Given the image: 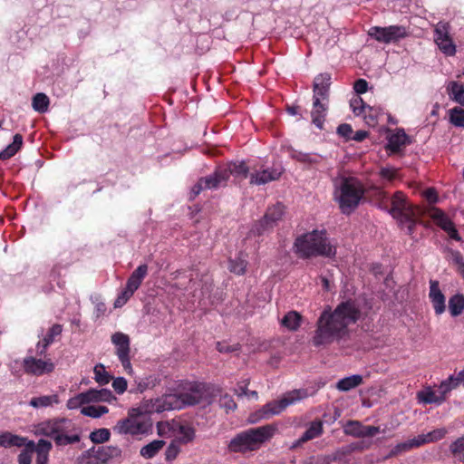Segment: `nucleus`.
<instances>
[{
	"label": "nucleus",
	"instance_id": "54",
	"mask_svg": "<svg viewBox=\"0 0 464 464\" xmlns=\"http://www.w3.org/2000/svg\"><path fill=\"white\" fill-rule=\"evenodd\" d=\"M134 291H130V289L126 286L125 289L122 291L121 295L118 296V298L114 302V307L119 308L121 307L128 299L133 295Z\"/></svg>",
	"mask_w": 464,
	"mask_h": 464
},
{
	"label": "nucleus",
	"instance_id": "26",
	"mask_svg": "<svg viewBox=\"0 0 464 464\" xmlns=\"http://www.w3.org/2000/svg\"><path fill=\"white\" fill-rule=\"evenodd\" d=\"M302 320L303 317L298 312L290 311L282 318L281 324L289 331L295 332L300 327Z\"/></svg>",
	"mask_w": 464,
	"mask_h": 464
},
{
	"label": "nucleus",
	"instance_id": "12",
	"mask_svg": "<svg viewBox=\"0 0 464 464\" xmlns=\"http://www.w3.org/2000/svg\"><path fill=\"white\" fill-rule=\"evenodd\" d=\"M285 208L281 203H277L269 208L264 217L254 226L252 231L256 235H262L266 230L276 225L284 215Z\"/></svg>",
	"mask_w": 464,
	"mask_h": 464
},
{
	"label": "nucleus",
	"instance_id": "28",
	"mask_svg": "<svg viewBox=\"0 0 464 464\" xmlns=\"http://www.w3.org/2000/svg\"><path fill=\"white\" fill-rule=\"evenodd\" d=\"M222 169L227 172V180L231 175L246 179L249 172V169L244 161L231 162L227 167Z\"/></svg>",
	"mask_w": 464,
	"mask_h": 464
},
{
	"label": "nucleus",
	"instance_id": "25",
	"mask_svg": "<svg viewBox=\"0 0 464 464\" xmlns=\"http://www.w3.org/2000/svg\"><path fill=\"white\" fill-rule=\"evenodd\" d=\"M362 383V376L360 374H353L339 380L336 383V389L340 392H348L358 387Z\"/></svg>",
	"mask_w": 464,
	"mask_h": 464
},
{
	"label": "nucleus",
	"instance_id": "40",
	"mask_svg": "<svg viewBox=\"0 0 464 464\" xmlns=\"http://www.w3.org/2000/svg\"><path fill=\"white\" fill-rule=\"evenodd\" d=\"M462 384V382L459 380V375H450L447 380L441 382L440 385V390L441 391L442 394L450 392L451 390L457 388Z\"/></svg>",
	"mask_w": 464,
	"mask_h": 464
},
{
	"label": "nucleus",
	"instance_id": "2",
	"mask_svg": "<svg viewBox=\"0 0 464 464\" xmlns=\"http://www.w3.org/2000/svg\"><path fill=\"white\" fill-rule=\"evenodd\" d=\"M294 251L301 258L323 256L331 257L335 248L330 245L324 231L314 230L298 237L294 243Z\"/></svg>",
	"mask_w": 464,
	"mask_h": 464
},
{
	"label": "nucleus",
	"instance_id": "17",
	"mask_svg": "<svg viewBox=\"0 0 464 464\" xmlns=\"http://www.w3.org/2000/svg\"><path fill=\"white\" fill-rule=\"evenodd\" d=\"M429 297L433 305L436 314H441L442 313H444L446 308V299L440 289L439 282L436 280L430 281Z\"/></svg>",
	"mask_w": 464,
	"mask_h": 464
},
{
	"label": "nucleus",
	"instance_id": "35",
	"mask_svg": "<svg viewBox=\"0 0 464 464\" xmlns=\"http://www.w3.org/2000/svg\"><path fill=\"white\" fill-rule=\"evenodd\" d=\"M180 436L175 439L179 444H188L192 442L195 439V429L188 426L179 425V427Z\"/></svg>",
	"mask_w": 464,
	"mask_h": 464
},
{
	"label": "nucleus",
	"instance_id": "4",
	"mask_svg": "<svg viewBox=\"0 0 464 464\" xmlns=\"http://www.w3.org/2000/svg\"><path fill=\"white\" fill-rule=\"evenodd\" d=\"M75 430V425L68 419L47 420L38 427L39 433L52 438L58 446L79 442L81 437L78 433H73Z\"/></svg>",
	"mask_w": 464,
	"mask_h": 464
},
{
	"label": "nucleus",
	"instance_id": "53",
	"mask_svg": "<svg viewBox=\"0 0 464 464\" xmlns=\"http://www.w3.org/2000/svg\"><path fill=\"white\" fill-rule=\"evenodd\" d=\"M350 106L354 114L360 115L365 108V103L361 97H356L351 100Z\"/></svg>",
	"mask_w": 464,
	"mask_h": 464
},
{
	"label": "nucleus",
	"instance_id": "20",
	"mask_svg": "<svg viewBox=\"0 0 464 464\" xmlns=\"http://www.w3.org/2000/svg\"><path fill=\"white\" fill-rule=\"evenodd\" d=\"M111 342L117 347L116 354L119 357L129 355L130 353V338L127 334L117 332L112 334Z\"/></svg>",
	"mask_w": 464,
	"mask_h": 464
},
{
	"label": "nucleus",
	"instance_id": "57",
	"mask_svg": "<svg viewBox=\"0 0 464 464\" xmlns=\"http://www.w3.org/2000/svg\"><path fill=\"white\" fill-rule=\"evenodd\" d=\"M241 348L240 344L239 343H235L233 345H227V343H222V342H218L217 343V349L218 350V352L220 353H233V352H237L239 351Z\"/></svg>",
	"mask_w": 464,
	"mask_h": 464
},
{
	"label": "nucleus",
	"instance_id": "63",
	"mask_svg": "<svg viewBox=\"0 0 464 464\" xmlns=\"http://www.w3.org/2000/svg\"><path fill=\"white\" fill-rule=\"evenodd\" d=\"M396 172L397 170L394 169V168H392V167H386V168H382L381 170H380V175L384 178V179H387L389 180H392L395 178L396 176Z\"/></svg>",
	"mask_w": 464,
	"mask_h": 464
},
{
	"label": "nucleus",
	"instance_id": "11",
	"mask_svg": "<svg viewBox=\"0 0 464 464\" xmlns=\"http://www.w3.org/2000/svg\"><path fill=\"white\" fill-rule=\"evenodd\" d=\"M369 36L377 42L391 44L398 42L407 35L405 27L400 25H390L387 27L372 26L368 31Z\"/></svg>",
	"mask_w": 464,
	"mask_h": 464
},
{
	"label": "nucleus",
	"instance_id": "14",
	"mask_svg": "<svg viewBox=\"0 0 464 464\" xmlns=\"http://www.w3.org/2000/svg\"><path fill=\"white\" fill-rule=\"evenodd\" d=\"M149 425L144 421H140L135 418L128 417L120 420L113 427V430L119 434L138 435L147 432Z\"/></svg>",
	"mask_w": 464,
	"mask_h": 464
},
{
	"label": "nucleus",
	"instance_id": "9",
	"mask_svg": "<svg viewBox=\"0 0 464 464\" xmlns=\"http://www.w3.org/2000/svg\"><path fill=\"white\" fill-rule=\"evenodd\" d=\"M200 402V396L192 393L168 394L157 399L153 406L157 412L179 410L186 405H195Z\"/></svg>",
	"mask_w": 464,
	"mask_h": 464
},
{
	"label": "nucleus",
	"instance_id": "31",
	"mask_svg": "<svg viewBox=\"0 0 464 464\" xmlns=\"http://www.w3.org/2000/svg\"><path fill=\"white\" fill-rule=\"evenodd\" d=\"M247 266V261L246 259V256L243 253H240L237 257L235 259L229 260L228 269L230 272L237 275H244L246 273Z\"/></svg>",
	"mask_w": 464,
	"mask_h": 464
},
{
	"label": "nucleus",
	"instance_id": "30",
	"mask_svg": "<svg viewBox=\"0 0 464 464\" xmlns=\"http://www.w3.org/2000/svg\"><path fill=\"white\" fill-rule=\"evenodd\" d=\"M23 136L21 134H15L14 136L13 143L9 144L4 150L0 152L1 160H7L13 157L22 147Z\"/></svg>",
	"mask_w": 464,
	"mask_h": 464
},
{
	"label": "nucleus",
	"instance_id": "32",
	"mask_svg": "<svg viewBox=\"0 0 464 464\" xmlns=\"http://www.w3.org/2000/svg\"><path fill=\"white\" fill-rule=\"evenodd\" d=\"M449 309L452 316L459 315L464 310V295L457 294L449 300Z\"/></svg>",
	"mask_w": 464,
	"mask_h": 464
},
{
	"label": "nucleus",
	"instance_id": "59",
	"mask_svg": "<svg viewBox=\"0 0 464 464\" xmlns=\"http://www.w3.org/2000/svg\"><path fill=\"white\" fill-rule=\"evenodd\" d=\"M411 450L409 440L397 444L390 452L389 457L396 456L403 451Z\"/></svg>",
	"mask_w": 464,
	"mask_h": 464
},
{
	"label": "nucleus",
	"instance_id": "24",
	"mask_svg": "<svg viewBox=\"0 0 464 464\" xmlns=\"http://www.w3.org/2000/svg\"><path fill=\"white\" fill-rule=\"evenodd\" d=\"M63 327L61 324H53L48 334L44 336L42 343H38L37 346L39 350V354L43 355L45 353L47 347L53 342L54 337L58 336L62 334Z\"/></svg>",
	"mask_w": 464,
	"mask_h": 464
},
{
	"label": "nucleus",
	"instance_id": "64",
	"mask_svg": "<svg viewBox=\"0 0 464 464\" xmlns=\"http://www.w3.org/2000/svg\"><path fill=\"white\" fill-rule=\"evenodd\" d=\"M31 451L25 448L24 450H23L18 455V463L19 464H31L32 457H31Z\"/></svg>",
	"mask_w": 464,
	"mask_h": 464
},
{
	"label": "nucleus",
	"instance_id": "19",
	"mask_svg": "<svg viewBox=\"0 0 464 464\" xmlns=\"http://www.w3.org/2000/svg\"><path fill=\"white\" fill-rule=\"evenodd\" d=\"M202 181H204V187L207 189L218 188L219 187L226 186L227 181V172L223 170L222 168H218L212 175L202 178Z\"/></svg>",
	"mask_w": 464,
	"mask_h": 464
},
{
	"label": "nucleus",
	"instance_id": "51",
	"mask_svg": "<svg viewBox=\"0 0 464 464\" xmlns=\"http://www.w3.org/2000/svg\"><path fill=\"white\" fill-rule=\"evenodd\" d=\"M219 406L226 410L227 412L229 411H235L237 409V403L234 401L233 398L225 394L219 399Z\"/></svg>",
	"mask_w": 464,
	"mask_h": 464
},
{
	"label": "nucleus",
	"instance_id": "5",
	"mask_svg": "<svg viewBox=\"0 0 464 464\" xmlns=\"http://www.w3.org/2000/svg\"><path fill=\"white\" fill-rule=\"evenodd\" d=\"M389 212L401 226L406 227L409 235L413 233L415 225L424 214L420 208L408 203L405 196L400 191L392 198V208Z\"/></svg>",
	"mask_w": 464,
	"mask_h": 464
},
{
	"label": "nucleus",
	"instance_id": "60",
	"mask_svg": "<svg viewBox=\"0 0 464 464\" xmlns=\"http://www.w3.org/2000/svg\"><path fill=\"white\" fill-rule=\"evenodd\" d=\"M380 432V428L376 426H363L361 432V438L373 437Z\"/></svg>",
	"mask_w": 464,
	"mask_h": 464
},
{
	"label": "nucleus",
	"instance_id": "8",
	"mask_svg": "<svg viewBox=\"0 0 464 464\" xmlns=\"http://www.w3.org/2000/svg\"><path fill=\"white\" fill-rule=\"evenodd\" d=\"M339 205L343 214H350L359 205L364 190L354 178H343L340 185Z\"/></svg>",
	"mask_w": 464,
	"mask_h": 464
},
{
	"label": "nucleus",
	"instance_id": "22",
	"mask_svg": "<svg viewBox=\"0 0 464 464\" xmlns=\"http://www.w3.org/2000/svg\"><path fill=\"white\" fill-rule=\"evenodd\" d=\"M408 136L403 130H399L388 138L386 149L392 152H397L407 143Z\"/></svg>",
	"mask_w": 464,
	"mask_h": 464
},
{
	"label": "nucleus",
	"instance_id": "29",
	"mask_svg": "<svg viewBox=\"0 0 464 464\" xmlns=\"http://www.w3.org/2000/svg\"><path fill=\"white\" fill-rule=\"evenodd\" d=\"M429 216L433 218L444 231L449 230L454 225L445 213L439 208L430 209Z\"/></svg>",
	"mask_w": 464,
	"mask_h": 464
},
{
	"label": "nucleus",
	"instance_id": "62",
	"mask_svg": "<svg viewBox=\"0 0 464 464\" xmlns=\"http://www.w3.org/2000/svg\"><path fill=\"white\" fill-rule=\"evenodd\" d=\"M349 445L343 446L341 449L337 450L334 453L332 454L333 458L335 461L343 459L346 455L351 454Z\"/></svg>",
	"mask_w": 464,
	"mask_h": 464
},
{
	"label": "nucleus",
	"instance_id": "49",
	"mask_svg": "<svg viewBox=\"0 0 464 464\" xmlns=\"http://www.w3.org/2000/svg\"><path fill=\"white\" fill-rule=\"evenodd\" d=\"M450 450L452 454L458 458L464 455V435L458 438L455 441H453Z\"/></svg>",
	"mask_w": 464,
	"mask_h": 464
},
{
	"label": "nucleus",
	"instance_id": "45",
	"mask_svg": "<svg viewBox=\"0 0 464 464\" xmlns=\"http://www.w3.org/2000/svg\"><path fill=\"white\" fill-rule=\"evenodd\" d=\"M180 452V444L173 440L165 451V459L168 462L173 461Z\"/></svg>",
	"mask_w": 464,
	"mask_h": 464
},
{
	"label": "nucleus",
	"instance_id": "15",
	"mask_svg": "<svg viewBox=\"0 0 464 464\" xmlns=\"http://www.w3.org/2000/svg\"><path fill=\"white\" fill-rule=\"evenodd\" d=\"M24 368L25 372L33 375H42L52 372L54 365L50 361H43L34 357H27L24 360Z\"/></svg>",
	"mask_w": 464,
	"mask_h": 464
},
{
	"label": "nucleus",
	"instance_id": "48",
	"mask_svg": "<svg viewBox=\"0 0 464 464\" xmlns=\"http://www.w3.org/2000/svg\"><path fill=\"white\" fill-rule=\"evenodd\" d=\"M452 262L457 266L458 272L464 278V259L462 255L456 250H450Z\"/></svg>",
	"mask_w": 464,
	"mask_h": 464
},
{
	"label": "nucleus",
	"instance_id": "61",
	"mask_svg": "<svg viewBox=\"0 0 464 464\" xmlns=\"http://www.w3.org/2000/svg\"><path fill=\"white\" fill-rule=\"evenodd\" d=\"M353 89L358 94L365 93L368 90V82L364 79H359L354 82Z\"/></svg>",
	"mask_w": 464,
	"mask_h": 464
},
{
	"label": "nucleus",
	"instance_id": "50",
	"mask_svg": "<svg viewBox=\"0 0 464 464\" xmlns=\"http://www.w3.org/2000/svg\"><path fill=\"white\" fill-rule=\"evenodd\" d=\"M173 431L172 425L168 421H159L157 423V432L160 437L169 438L171 437V432Z\"/></svg>",
	"mask_w": 464,
	"mask_h": 464
},
{
	"label": "nucleus",
	"instance_id": "39",
	"mask_svg": "<svg viewBox=\"0 0 464 464\" xmlns=\"http://www.w3.org/2000/svg\"><path fill=\"white\" fill-rule=\"evenodd\" d=\"M450 121L456 127L464 128V110L459 107L450 110Z\"/></svg>",
	"mask_w": 464,
	"mask_h": 464
},
{
	"label": "nucleus",
	"instance_id": "46",
	"mask_svg": "<svg viewBox=\"0 0 464 464\" xmlns=\"http://www.w3.org/2000/svg\"><path fill=\"white\" fill-rule=\"evenodd\" d=\"M363 425L357 420H349L344 427V432L353 437L361 438Z\"/></svg>",
	"mask_w": 464,
	"mask_h": 464
},
{
	"label": "nucleus",
	"instance_id": "33",
	"mask_svg": "<svg viewBox=\"0 0 464 464\" xmlns=\"http://www.w3.org/2000/svg\"><path fill=\"white\" fill-rule=\"evenodd\" d=\"M58 395L53 394L33 398L29 404L34 408H40L51 406L53 403H58Z\"/></svg>",
	"mask_w": 464,
	"mask_h": 464
},
{
	"label": "nucleus",
	"instance_id": "7",
	"mask_svg": "<svg viewBox=\"0 0 464 464\" xmlns=\"http://www.w3.org/2000/svg\"><path fill=\"white\" fill-rule=\"evenodd\" d=\"M308 396L304 389L294 390L284 394L279 401H273L262 407L250 416L249 421L254 423L260 420H266L282 412L287 406L292 405Z\"/></svg>",
	"mask_w": 464,
	"mask_h": 464
},
{
	"label": "nucleus",
	"instance_id": "18",
	"mask_svg": "<svg viewBox=\"0 0 464 464\" xmlns=\"http://www.w3.org/2000/svg\"><path fill=\"white\" fill-rule=\"evenodd\" d=\"M323 422L321 420H315L310 423L308 429L304 432V434L296 440H295L291 446L290 450L297 449L301 447L304 443L319 437L323 433Z\"/></svg>",
	"mask_w": 464,
	"mask_h": 464
},
{
	"label": "nucleus",
	"instance_id": "34",
	"mask_svg": "<svg viewBox=\"0 0 464 464\" xmlns=\"http://www.w3.org/2000/svg\"><path fill=\"white\" fill-rule=\"evenodd\" d=\"M25 447L31 452L36 451V453H49L52 449V443L49 440L41 439L38 440L37 445L33 440L25 442Z\"/></svg>",
	"mask_w": 464,
	"mask_h": 464
},
{
	"label": "nucleus",
	"instance_id": "43",
	"mask_svg": "<svg viewBox=\"0 0 464 464\" xmlns=\"http://www.w3.org/2000/svg\"><path fill=\"white\" fill-rule=\"evenodd\" d=\"M89 403L88 397L85 392H81L76 396L71 398L67 401V408L70 410H76L83 404Z\"/></svg>",
	"mask_w": 464,
	"mask_h": 464
},
{
	"label": "nucleus",
	"instance_id": "37",
	"mask_svg": "<svg viewBox=\"0 0 464 464\" xmlns=\"http://www.w3.org/2000/svg\"><path fill=\"white\" fill-rule=\"evenodd\" d=\"M418 399L424 403H441L444 401V395L439 397L433 391L428 390L420 392Z\"/></svg>",
	"mask_w": 464,
	"mask_h": 464
},
{
	"label": "nucleus",
	"instance_id": "21",
	"mask_svg": "<svg viewBox=\"0 0 464 464\" xmlns=\"http://www.w3.org/2000/svg\"><path fill=\"white\" fill-rule=\"evenodd\" d=\"M86 394L88 397L89 403L100 401L111 402L112 401H116V397L109 389H90L86 392Z\"/></svg>",
	"mask_w": 464,
	"mask_h": 464
},
{
	"label": "nucleus",
	"instance_id": "23",
	"mask_svg": "<svg viewBox=\"0 0 464 464\" xmlns=\"http://www.w3.org/2000/svg\"><path fill=\"white\" fill-rule=\"evenodd\" d=\"M26 438L20 437L18 435L12 434L10 432H4L0 434V447L11 448L17 447L21 448L25 446Z\"/></svg>",
	"mask_w": 464,
	"mask_h": 464
},
{
	"label": "nucleus",
	"instance_id": "42",
	"mask_svg": "<svg viewBox=\"0 0 464 464\" xmlns=\"http://www.w3.org/2000/svg\"><path fill=\"white\" fill-rule=\"evenodd\" d=\"M94 379L95 381L100 383L101 385H104L110 382L111 377V375L105 371L104 366L102 364H97L94 367Z\"/></svg>",
	"mask_w": 464,
	"mask_h": 464
},
{
	"label": "nucleus",
	"instance_id": "13",
	"mask_svg": "<svg viewBox=\"0 0 464 464\" xmlns=\"http://www.w3.org/2000/svg\"><path fill=\"white\" fill-rule=\"evenodd\" d=\"M450 30L449 23H438L434 30V41L443 53L451 56L456 53V45L450 35Z\"/></svg>",
	"mask_w": 464,
	"mask_h": 464
},
{
	"label": "nucleus",
	"instance_id": "36",
	"mask_svg": "<svg viewBox=\"0 0 464 464\" xmlns=\"http://www.w3.org/2000/svg\"><path fill=\"white\" fill-rule=\"evenodd\" d=\"M32 104L34 111L44 113L48 110L49 98L43 92L36 93L33 98Z\"/></svg>",
	"mask_w": 464,
	"mask_h": 464
},
{
	"label": "nucleus",
	"instance_id": "27",
	"mask_svg": "<svg viewBox=\"0 0 464 464\" xmlns=\"http://www.w3.org/2000/svg\"><path fill=\"white\" fill-rule=\"evenodd\" d=\"M164 440H155L148 443L147 445L143 446L140 450V454L144 459H152L160 452V450L164 447Z\"/></svg>",
	"mask_w": 464,
	"mask_h": 464
},
{
	"label": "nucleus",
	"instance_id": "3",
	"mask_svg": "<svg viewBox=\"0 0 464 464\" xmlns=\"http://www.w3.org/2000/svg\"><path fill=\"white\" fill-rule=\"evenodd\" d=\"M331 76L329 73L317 75L313 82L312 122L320 130L323 129L328 110L330 97Z\"/></svg>",
	"mask_w": 464,
	"mask_h": 464
},
{
	"label": "nucleus",
	"instance_id": "52",
	"mask_svg": "<svg viewBox=\"0 0 464 464\" xmlns=\"http://www.w3.org/2000/svg\"><path fill=\"white\" fill-rule=\"evenodd\" d=\"M248 383H249V382L247 380L244 382V384L239 383L237 388L235 389V393L238 397H242V396L249 397V396H252V397L256 398L257 397V392L256 391H252V392L248 391V389H247Z\"/></svg>",
	"mask_w": 464,
	"mask_h": 464
},
{
	"label": "nucleus",
	"instance_id": "47",
	"mask_svg": "<svg viewBox=\"0 0 464 464\" xmlns=\"http://www.w3.org/2000/svg\"><path fill=\"white\" fill-rule=\"evenodd\" d=\"M446 433H447V430L444 428L436 429L432 431H430V432L424 434L426 443L438 441V440H441L442 438H444Z\"/></svg>",
	"mask_w": 464,
	"mask_h": 464
},
{
	"label": "nucleus",
	"instance_id": "16",
	"mask_svg": "<svg viewBox=\"0 0 464 464\" xmlns=\"http://www.w3.org/2000/svg\"><path fill=\"white\" fill-rule=\"evenodd\" d=\"M284 172L282 167L271 168L263 171L256 172L250 176V183L256 185H264L270 181L277 180Z\"/></svg>",
	"mask_w": 464,
	"mask_h": 464
},
{
	"label": "nucleus",
	"instance_id": "10",
	"mask_svg": "<svg viewBox=\"0 0 464 464\" xmlns=\"http://www.w3.org/2000/svg\"><path fill=\"white\" fill-rule=\"evenodd\" d=\"M83 457L90 459L87 464H105L111 459H121L122 450L117 446H98L85 451Z\"/></svg>",
	"mask_w": 464,
	"mask_h": 464
},
{
	"label": "nucleus",
	"instance_id": "56",
	"mask_svg": "<svg viewBox=\"0 0 464 464\" xmlns=\"http://www.w3.org/2000/svg\"><path fill=\"white\" fill-rule=\"evenodd\" d=\"M337 133L341 137H343L345 140H351L353 134V129L350 124L343 123L340 124L337 128Z\"/></svg>",
	"mask_w": 464,
	"mask_h": 464
},
{
	"label": "nucleus",
	"instance_id": "44",
	"mask_svg": "<svg viewBox=\"0 0 464 464\" xmlns=\"http://www.w3.org/2000/svg\"><path fill=\"white\" fill-rule=\"evenodd\" d=\"M450 93L453 95L455 102L464 106V88L462 85L456 82H450Z\"/></svg>",
	"mask_w": 464,
	"mask_h": 464
},
{
	"label": "nucleus",
	"instance_id": "1",
	"mask_svg": "<svg viewBox=\"0 0 464 464\" xmlns=\"http://www.w3.org/2000/svg\"><path fill=\"white\" fill-rule=\"evenodd\" d=\"M361 311L354 301L340 303L334 311L323 312L317 322V329L313 338L315 346L327 344L342 338L347 333V327L360 317Z\"/></svg>",
	"mask_w": 464,
	"mask_h": 464
},
{
	"label": "nucleus",
	"instance_id": "58",
	"mask_svg": "<svg viewBox=\"0 0 464 464\" xmlns=\"http://www.w3.org/2000/svg\"><path fill=\"white\" fill-rule=\"evenodd\" d=\"M148 274V266L143 264V265H140L133 272L132 274L130 275L132 277L140 280V282H142V280L144 279V277L147 276Z\"/></svg>",
	"mask_w": 464,
	"mask_h": 464
},
{
	"label": "nucleus",
	"instance_id": "38",
	"mask_svg": "<svg viewBox=\"0 0 464 464\" xmlns=\"http://www.w3.org/2000/svg\"><path fill=\"white\" fill-rule=\"evenodd\" d=\"M111 432L106 428H102L93 430L90 434V440L96 444H102L110 440Z\"/></svg>",
	"mask_w": 464,
	"mask_h": 464
},
{
	"label": "nucleus",
	"instance_id": "41",
	"mask_svg": "<svg viewBox=\"0 0 464 464\" xmlns=\"http://www.w3.org/2000/svg\"><path fill=\"white\" fill-rule=\"evenodd\" d=\"M109 411L106 406H87L81 411L82 414L92 418H99Z\"/></svg>",
	"mask_w": 464,
	"mask_h": 464
},
{
	"label": "nucleus",
	"instance_id": "6",
	"mask_svg": "<svg viewBox=\"0 0 464 464\" xmlns=\"http://www.w3.org/2000/svg\"><path fill=\"white\" fill-rule=\"evenodd\" d=\"M276 430L272 425L249 429L234 437L229 444L228 450L231 452H243L254 450L256 444H260L271 438Z\"/></svg>",
	"mask_w": 464,
	"mask_h": 464
},
{
	"label": "nucleus",
	"instance_id": "55",
	"mask_svg": "<svg viewBox=\"0 0 464 464\" xmlns=\"http://www.w3.org/2000/svg\"><path fill=\"white\" fill-rule=\"evenodd\" d=\"M114 391L122 394L127 390V381L123 377H117L112 382Z\"/></svg>",
	"mask_w": 464,
	"mask_h": 464
}]
</instances>
